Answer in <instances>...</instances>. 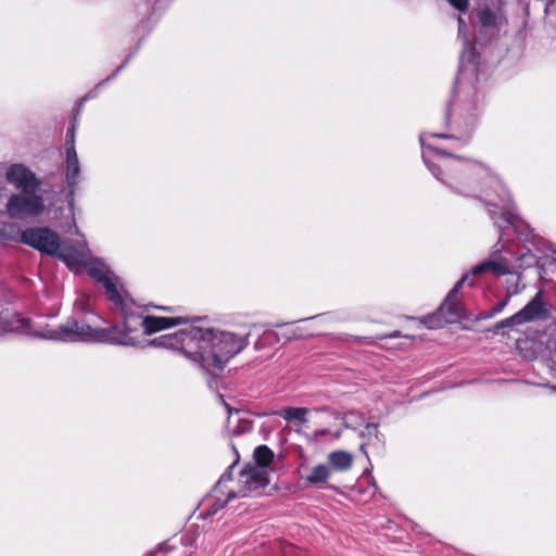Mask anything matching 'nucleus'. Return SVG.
I'll use <instances>...</instances> for the list:
<instances>
[{
    "label": "nucleus",
    "instance_id": "obj_1",
    "mask_svg": "<svg viewBox=\"0 0 556 556\" xmlns=\"http://www.w3.org/2000/svg\"><path fill=\"white\" fill-rule=\"evenodd\" d=\"M81 270L103 287L106 299L121 313L125 327L128 328L127 323L132 316V300L121 283L119 277L101 258L92 255L85 236L72 217V271L77 275Z\"/></svg>",
    "mask_w": 556,
    "mask_h": 556
},
{
    "label": "nucleus",
    "instance_id": "obj_2",
    "mask_svg": "<svg viewBox=\"0 0 556 556\" xmlns=\"http://www.w3.org/2000/svg\"><path fill=\"white\" fill-rule=\"evenodd\" d=\"M250 332L242 329L238 332L216 331L210 328L204 368L208 371L222 370L227 362L240 353L249 344Z\"/></svg>",
    "mask_w": 556,
    "mask_h": 556
},
{
    "label": "nucleus",
    "instance_id": "obj_3",
    "mask_svg": "<svg viewBox=\"0 0 556 556\" xmlns=\"http://www.w3.org/2000/svg\"><path fill=\"white\" fill-rule=\"evenodd\" d=\"M470 274H465L463 277L454 285L452 290L447 293L444 301L438 307V309L427 315L424 318V324L430 328H442L447 324L455 323L464 317H466L465 305L462 301L460 289L465 283L473 287L475 280H469Z\"/></svg>",
    "mask_w": 556,
    "mask_h": 556
},
{
    "label": "nucleus",
    "instance_id": "obj_4",
    "mask_svg": "<svg viewBox=\"0 0 556 556\" xmlns=\"http://www.w3.org/2000/svg\"><path fill=\"white\" fill-rule=\"evenodd\" d=\"M45 211V201L36 189L23 190L10 197L7 212L11 218L26 219L39 216Z\"/></svg>",
    "mask_w": 556,
    "mask_h": 556
},
{
    "label": "nucleus",
    "instance_id": "obj_5",
    "mask_svg": "<svg viewBox=\"0 0 556 556\" xmlns=\"http://www.w3.org/2000/svg\"><path fill=\"white\" fill-rule=\"evenodd\" d=\"M23 243L50 255L59 256L70 267V257L61 253L59 236L48 228H28L21 235Z\"/></svg>",
    "mask_w": 556,
    "mask_h": 556
},
{
    "label": "nucleus",
    "instance_id": "obj_6",
    "mask_svg": "<svg viewBox=\"0 0 556 556\" xmlns=\"http://www.w3.org/2000/svg\"><path fill=\"white\" fill-rule=\"evenodd\" d=\"M210 328L189 326L180 329L181 353L204 367Z\"/></svg>",
    "mask_w": 556,
    "mask_h": 556
},
{
    "label": "nucleus",
    "instance_id": "obj_7",
    "mask_svg": "<svg viewBox=\"0 0 556 556\" xmlns=\"http://www.w3.org/2000/svg\"><path fill=\"white\" fill-rule=\"evenodd\" d=\"M548 317L549 311L543 301V291L539 290L533 299L523 308H521L513 316L498 321L492 330L497 332L502 328L514 327L534 320H545Z\"/></svg>",
    "mask_w": 556,
    "mask_h": 556
},
{
    "label": "nucleus",
    "instance_id": "obj_8",
    "mask_svg": "<svg viewBox=\"0 0 556 556\" xmlns=\"http://www.w3.org/2000/svg\"><path fill=\"white\" fill-rule=\"evenodd\" d=\"M444 155L452 157L451 161L444 162L438 167L435 177L445 185L453 188L457 193L467 195L460 187L465 186L471 178V173L466 164H463L459 157L453 156L451 153L443 152Z\"/></svg>",
    "mask_w": 556,
    "mask_h": 556
},
{
    "label": "nucleus",
    "instance_id": "obj_9",
    "mask_svg": "<svg viewBox=\"0 0 556 556\" xmlns=\"http://www.w3.org/2000/svg\"><path fill=\"white\" fill-rule=\"evenodd\" d=\"M242 486L239 490L240 496H248L254 491L264 490L268 484L267 475L258 468L251 467L240 472Z\"/></svg>",
    "mask_w": 556,
    "mask_h": 556
},
{
    "label": "nucleus",
    "instance_id": "obj_10",
    "mask_svg": "<svg viewBox=\"0 0 556 556\" xmlns=\"http://www.w3.org/2000/svg\"><path fill=\"white\" fill-rule=\"evenodd\" d=\"M7 180L21 191L37 189L40 185L35 174L22 164H14L8 169Z\"/></svg>",
    "mask_w": 556,
    "mask_h": 556
},
{
    "label": "nucleus",
    "instance_id": "obj_11",
    "mask_svg": "<svg viewBox=\"0 0 556 556\" xmlns=\"http://www.w3.org/2000/svg\"><path fill=\"white\" fill-rule=\"evenodd\" d=\"M138 318H141V327L143 329V333L147 336L165 329H169L175 326L187 324L189 321L188 318L182 316L161 317L154 315H147L144 317L138 316Z\"/></svg>",
    "mask_w": 556,
    "mask_h": 556
},
{
    "label": "nucleus",
    "instance_id": "obj_12",
    "mask_svg": "<svg viewBox=\"0 0 556 556\" xmlns=\"http://www.w3.org/2000/svg\"><path fill=\"white\" fill-rule=\"evenodd\" d=\"M492 273L496 277L510 274V264L506 258L485 260L471 268L470 277ZM469 280H473L470 278Z\"/></svg>",
    "mask_w": 556,
    "mask_h": 556
},
{
    "label": "nucleus",
    "instance_id": "obj_13",
    "mask_svg": "<svg viewBox=\"0 0 556 556\" xmlns=\"http://www.w3.org/2000/svg\"><path fill=\"white\" fill-rule=\"evenodd\" d=\"M329 467L336 471L345 472L349 471L354 464V456L352 453L337 450L328 454Z\"/></svg>",
    "mask_w": 556,
    "mask_h": 556
},
{
    "label": "nucleus",
    "instance_id": "obj_14",
    "mask_svg": "<svg viewBox=\"0 0 556 556\" xmlns=\"http://www.w3.org/2000/svg\"><path fill=\"white\" fill-rule=\"evenodd\" d=\"M491 190H494V193L502 202L509 200V192L505 185L497 178H491L488 186L481 190V195L485 198L488 207H496V204L491 202L493 199Z\"/></svg>",
    "mask_w": 556,
    "mask_h": 556
},
{
    "label": "nucleus",
    "instance_id": "obj_15",
    "mask_svg": "<svg viewBox=\"0 0 556 556\" xmlns=\"http://www.w3.org/2000/svg\"><path fill=\"white\" fill-rule=\"evenodd\" d=\"M29 325L26 319L20 318L17 315L8 317L0 314V336L7 332H26Z\"/></svg>",
    "mask_w": 556,
    "mask_h": 556
},
{
    "label": "nucleus",
    "instance_id": "obj_16",
    "mask_svg": "<svg viewBox=\"0 0 556 556\" xmlns=\"http://www.w3.org/2000/svg\"><path fill=\"white\" fill-rule=\"evenodd\" d=\"M181 337L180 329L173 333L163 334L157 338H154L150 343L153 346L165 348L168 350L178 351L181 353Z\"/></svg>",
    "mask_w": 556,
    "mask_h": 556
},
{
    "label": "nucleus",
    "instance_id": "obj_17",
    "mask_svg": "<svg viewBox=\"0 0 556 556\" xmlns=\"http://www.w3.org/2000/svg\"><path fill=\"white\" fill-rule=\"evenodd\" d=\"M98 337L97 328L92 327L89 323H79L72 320V341L75 338L81 340H92Z\"/></svg>",
    "mask_w": 556,
    "mask_h": 556
},
{
    "label": "nucleus",
    "instance_id": "obj_18",
    "mask_svg": "<svg viewBox=\"0 0 556 556\" xmlns=\"http://www.w3.org/2000/svg\"><path fill=\"white\" fill-rule=\"evenodd\" d=\"M330 476L331 468L325 464H319L311 470L305 480L311 484H323L329 480Z\"/></svg>",
    "mask_w": 556,
    "mask_h": 556
},
{
    "label": "nucleus",
    "instance_id": "obj_19",
    "mask_svg": "<svg viewBox=\"0 0 556 556\" xmlns=\"http://www.w3.org/2000/svg\"><path fill=\"white\" fill-rule=\"evenodd\" d=\"M519 280L520 276L517 277L515 290H511L510 287H507L505 298L485 313V318H491L500 314L508 305L511 296L518 294L521 291L519 288Z\"/></svg>",
    "mask_w": 556,
    "mask_h": 556
},
{
    "label": "nucleus",
    "instance_id": "obj_20",
    "mask_svg": "<svg viewBox=\"0 0 556 556\" xmlns=\"http://www.w3.org/2000/svg\"><path fill=\"white\" fill-rule=\"evenodd\" d=\"M256 465L261 468L268 467L274 459V452L267 445H258L253 453Z\"/></svg>",
    "mask_w": 556,
    "mask_h": 556
},
{
    "label": "nucleus",
    "instance_id": "obj_21",
    "mask_svg": "<svg viewBox=\"0 0 556 556\" xmlns=\"http://www.w3.org/2000/svg\"><path fill=\"white\" fill-rule=\"evenodd\" d=\"M479 24L484 28L494 29L497 27V13L490 8L480 9L477 13Z\"/></svg>",
    "mask_w": 556,
    "mask_h": 556
},
{
    "label": "nucleus",
    "instance_id": "obj_22",
    "mask_svg": "<svg viewBox=\"0 0 556 556\" xmlns=\"http://www.w3.org/2000/svg\"><path fill=\"white\" fill-rule=\"evenodd\" d=\"M308 409L305 407H288L280 412V416L288 421L298 420L301 424L306 422Z\"/></svg>",
    "mask_w": 556,
    "mask_h": 556
},
{
    "label": "nucleus",
    "instance_id": "obj_23",
    "mask_svg": "<svg viewBox=\"0 0 556 556\" xmlns=\"http://www.w3.org/2000/svg\"><path fill=\"white\" fill-rule=\"evenodd\" d=\"M379 429H378V424H375V422H368L366 426H365V429L362 431V435L367 438L368 441L365 442V443H362L361 444V451L367 456V452H366V445L370 443V439L371 437H375L377 440H379Z\"/></svg>",
    "mask_w": 556,
    "mask_h": 556
},
{
    "label": "nucleus",
    "instance_id": "obj_24",
    "mask_svg": "<svg viewBox=\"0 0 556 556\" xmlns=\"http://www.w3.org/2000/svg\"><path fill=\"white\" fill-rule=\"evenodd\" d=\"M40 336L46 339L66 341L70 337V329L66 326H63L60 329H48Z\"/></svg>",
    "mask_w": 556,
    "mask_h": 556
},
{
    "label": "nucleus",
    "instance_id": "obj_25",
    "mask_svg": "<svg viewBox=\"0 0 556 556\" xmlns=\"http://www.w3.org/2000/svg\"><path fill=\"white\" fill-rule=\"evenodd\" d=\"M403 337V334L401 333V331L399 330H394L390 333H383V334H379L375 338H371V337H364V338H356L357 341H364L365 343L367 344H374V342L376 340H383V339H388V338H401Z\"/></svg>",
    "mask_w": 556,
    "mask_h": 556
},
{
    "label": "nucleus",
    "instance_id": "obj_26",
    "mask_svg": "<svg viewBox=\"0 0 556 556\" xmlns=\"http://www.w3.org/2000/svg\"><path fill=\"white\" fill-rule=\"evenodd\" d=\"M71 162H72V188L74 187L75 185V178L77 177L78 173H79V166H78V159H77V154L74 150V148L72 147V159H71ZM74 194V190L72 189V195Z\"/></svg>",
    "mask_w": 556,
    "mask_h": 556
},
{
    "label": "nucleus",
    "instance_id": "obj_27",
    "mask_svg": "<svg viewBox=\"0 0 556 556\" xmlns=\"http://www.w3.org/2000/svg\"><path fill=\"white\" fill-rule=\"evenodd\" d=\"M448 1L459 12H465L469 5V0H448Z\"/></svg>",
    "mask_w": 556,
    "mask_h": 556
},
{
    "label": "nucleus",
    "instance_id": "obj_28",
    "mask_svg": "<svg viewBox=\"0 0 556 556\" xmlns=\"http://www.w3.org/2000/svg\"><path fill=\"white\" fill-rule=\"evenodd\" d=\"M154 307L160 309V311L169 312V313L175 311V308L173 306H156L155 305Z\"/></svg>",
    "mask_w": 556,
    "mask_h": 556
},
{
    "label": "nucleus",
    "instance_id": "obj_29",
    "mask_svg": "<svg viewBox=\"0 0 556 556\" xmlns=\"http://www.w3.org/2000/svg\"><path fill=\"white\" fill-rule=\"evenodd\" d=\"M117 343H121V344H129V338H128V334H123L122 338L119 340H117Z\"/></svg>",
    "mask_w": 556,
    "mask_h": 556
},
{
    "label": "nucleus",
    "instance_id": "obj_30",
    "mask_svg": "<svg viewBox=\"0 0 556 556\" xmlns=\"http://www.w3.org/2000/svg\"><path fill=\"white\" fill-rule=\"evenodd\" d=\"M75 308L81 311L83 313L85 312V306L83 305L81 302H79V303L76 302Z\"/></svg>",
    "mask_w": 556,
    "mask_h": 556
},
{
    "label": "nucleus",
    "instance_id": "obj_31",
    "mask_svg": "<svg viewBox=\"0 0 556 556\" xmlns=\"http://www.w3.org/2000/svg\"><path fill=\"white\" fill-rule=\"evenodd\" d=\"M65 159H66V165L70 164V148H65Z\"/></svg>",
    "mask_w": 556,
    "mask_h": 556
},
{
    "label": "nucleus",
    "instance_id": "obj_32",
    "mask_svg": "<svg viewBox=\"0 0 556 556\" xmlns=\"http://www.w3.org/2000/svg\"><path fill=\"white\" fill-rule=\"evenodd\" d=\"M86 101V98L81 99L79 102H78V106H77V112H79L81 105H83V102Z\"/></svg>",
    "mask_w": 556,
    "mask_h": 556
},
{
    "label": "nucleus",
    "instance_id": "obj_33",
    "mask_svg": "<svg viewBox=\"0 0 556 556\" xmlns=\"http://www.w3.org/2000/svg\"><path fill=\"white\" fill-rule=\"evenodd\" d=\"M489 213L491 214V217L494 219L496 212L494 210L489 208Z\"/></svg>",
    "mask_w": 556,
    "mask_h": 556
},
{
    "label": "nucleus",
    "instance_id": "obj_34",
    "mask_svg": "<svg viewBox=\"0 0 556 556\" xmlns=\"http://www.w3.org/2000/svg\"><path fill=\"white\" fill-rule=\"evenodd\" d=\"M235 497H236V494L230 492V493L228 494L227 501H230V500H232V498H235Z\"/></svg>",
    "mask_w": 556,
    "mask_h": 556
},
{
    "label": "nucleus",
    "instance_id": "obj_35",
    "mask_svg": "<svg viewBox=\"0 0 556 556\" xmlns=\"http://www.w3.org/2000/svg\"><path fill=\"white\" fill-rule=\"evenodd\" d=\"M458 23L463 25L465 24L464 20L460 16L458 17Z\"/></svg>",
    "mask_w": 556,
    "mask_h": 556
},
{
    "label": "nucleus",
    "instance_id": "obj_36",
    "mask_svg": "<svg viewBox=\"0 0 556 556\" xmlns=\"http://www.w3.org/2000/svg\"><path fill=\"white\" fill-rule=\"evenodd\" d=\"M224 479H225V476H223V477L219 479V481H218V485H219V484H222V482L224 481Z\"/></svg>",
    "mask_w": 556,
    "mask_h": 556
},
{
    "label": "nucleus",
    "instance_id": "obj_37",
    "mask_svg": "<svg viewBox=\"0 0 556 556\" xmlns=\"http://www.w3.org/2000/svg\"><path fill=\"white\" fill-rule=\"evenodd\" d=\"M508 287H510V288H511V290H515V288H516V282H515L514 285H509Z\"/></svg>",
    "mask_w": 556,
    "mask_h": 556
},
{
    "label": "nucleus",
    "instance_id": "obj_38",
    "mask_svg": "<svg viewBox=\"0 0 556 556\" xmlns=\"http://www.w3.org/2000/svg\"><path fill=\"white\" fill-rule=\"evenodd\" d=\"M71 137H72V138L74 137V134H73V132L71 134Z\"/></svg>",
    "mask_w": 556,
    "mask_h": 556
}]
</instances>
